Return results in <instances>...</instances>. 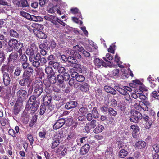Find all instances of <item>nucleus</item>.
Masks as SVG:
<instances>
[{
  "instance_id": "4",
  "label": "nucleus",
  "mask_w": 159,
  "mask_h": 159,
  "mask_svg": "<svg viewBox=\"0 0 159 159\" xmlns=\"http://www.w3.org/2000/svg\"><path fill=\"white\" fill-rule=\"evenodd\" d=\"M131 115L130 117V120L132 122L138 123L139 120L142 118L141 114L137 111H131Z\"/></svg>"
},
{
  "instance_id": "56",
  "label": "nucleus",
  "mask_w": 159,
  "mask_h": 159,
  "mask_svg": "<svg viewBox=\"0 0 159 159\" xmlns=\"http://www.w3.org/2000/svg\"><path fill=\"white\" fill-rule=\"evenodd\" d=\"M88 110L86 107H82L79 109V112L81 114H86Z\"/></svg>"
},
{
  "instance_id": "59",
  "label": "nucleus",
  "mask_w": 159,
  "mask_h": 159,
  "mask_svg": "<svg viewBox=\"0 0 159 159\" xmlns=\"http://www.w3.org/2000/svg\"><path fill=\"white\" fill-rule=\"evenodd\" d=\"M131 128L133 130L134 133H136L139 131V128L137 126L132 125L131 126Z\"/></svg>"
},
{
  "instance_id": "11",
  "label": "nucleus",
  "mask_w": 159,
  "mask_h": 159,
  "mask_svg": "<svg viewBox=\"0 0 159 159\" xmlns=\"http://www.w3.org/2000/svg\"><path fill=\"white\" fill-rule=\"evenodd\" d=\"M65 52L66 54H69V56H72L73 58H81V56L79 52H75L73 49L66 50Z\"/></svg>"
},
{
  "instance_id": "47",
  "label": "nucleus",
  "mask_w": 159,
  "mask_h": 159,
  "mask_svg": "<svg viewBox=\"0 0 159 159\" xmlns=\"http://www.w3.org/2000/svg\"><path fill=\"white\" fill-rule=\"evenodd\" d=\"M146 90V89L144 87L141 86L140 87V89H136L135 90V92L138 95L139 94H142L143 93V91Z\"/></svg>"
},
{
  "instance_id": "39",
  "label": "nucleus",
  "mask_w": 159,
  "mask_h": 159,
  "mask_svg": "<svg viewBox=\"0 0 159 159\" xmlns=\"http://www.w3.org/2000/svg\"><path fill=\"white\" fill-rule=\"evenodd\" d=\"M55 21L56 22V24H54L57 25L56 27H59V25L58 24V23H59V24L62 25L63 26H65L66 25V24L64 22L61 20L59 19L58 18L56 17H55Z\"/></svg>"
},
{
  "instance_id": "52",
  "label": "nucleus",
  "mask_w": 159,
  "mask_h": 159,
  "mask_svg": "<svg viewBox=\"0 0 159 159\" xmlns=\"http://www.w3.org/2000/svg\"><path fill=\"white\" fill-rule=\"evenodd\" d=\"M85 80L84 77L81 75H78L76 77V80L79 82H82L84 81Z\"/></svg>"
},
{
  "instance_id": "27",
  "label": "nucleus",
  "mask_w": 159,
  "mask_h": 159,
  "mask_svg": "<svg viewBox=\"0 0 159 159\" xmlns=\"http://www.w3.org/2000/svg\"><path fill=\"white\" fill-rule=\"evenodd\" d=\"M41 97H42V100L44 103L46 105V106L48 105L51 102V98L50 97H48L47 96L42 95Z\"/></svg>"
},
{
  "instance_id": "45",
  "label": "nucleus",
  "mask_w": 159,
  "mask_h": 159,
  "mask_svg": "<svg viewBox=\"0 0 159 159\" xmlns=\"http://www.w3.org/2000/svg\"><path fill=\"white\" fill-rule=\"evenodd\" d=\"M84 49V48L78 45L73 46V50H74L75 52H77V51H78L79 52H83Z\"/></svg>"
},
{
  "instance_id": "29",
  "label": "nucleus",
  "mask_w": 159,
  "mask_h": 159,
  "mask_svg": "<svg viewBox=\"0 0 159 159\" xmlns=\"http://www.w3.org/2000/svg\"><path fill=\"white\" fill-rule=\"evenodd\" d=\"M80 88L82 91L87 92L89 91V86L88 83L85 82L80 86Z\"/></svg>"
},
{
  "instance_id": "57",
  "label": "nucleus",
  "mask_w": 159,
  "mask_h": 159,
  "mask_svg": "<svg viewBox=\"0 0 159 159\" xmlns=\"http://www.w3.org/2000/svg\"><path fill=\"white\" fill-rule=\"evenodd\" d=\"M124 98L128 102L130 103L132 102V100L130 98V96L129 94L127 93H126L124 95Z\"/></svg>"
},
{
  "instance_id": "30",
  "label": "nucleus",
  "mask_w": 159,
  "mask_h": 159,
  "mask_svg": "<svg viewBox=\"0 0 159 159\" xmlns=\"http://www.w3.org/2000/svg\"><path fill=\"white\" fill-rule=\"evenodd\" d=\"M128 152L125 149H122L119 152V157L121 158H123L128 154Z\"/></svg>"
},
{
  "instance_id": "50",
  "label": "nucleus",
  "mask_w": 159,
  "mask_h": 159,
  "mask_svg": "<svg viewBox=\"0 0 159 159\" xmlns=\"http://www.w3.org/2000/svg\"><path fill=\"white\" fill-rule=\"evenodd\" d=\"M65 123L67 126H71L73 124V119L70 118L66 119V120L65 119Z\"/></svg>"
},
{
  "instance_id": "6",
  "label": "nucleus",
  "mask_w": 159,
  "mask_h": 159,
  "mask_svg": "<svg viewBox=\"0 0 159 159\" xmlns=\"http://www.w3.org/2000/svg\"><path fill=\"white\" fill-rule=\"evenodd\" d=\"M40 104V101L39 100H37L35 103L30 104L28 103L26 106V108L27 110H31V112L32 113H34L38 109L39 106Z\"/></svg>"
},
{
  "instance_id": "5",
  "label": "nucleus",
  "mask_w": 159,
  "mask_h": 159,
  "mask_svg": "<svg viewBox=\"0 0 159 159\" xmlns=\"http://www.w3.org/2000/svg\"><path fill=\"white\" fill-rule=\"evenodd\" d=\"M34 70L31 67H29L23 72L22 78L24 79L25 80L28 81L29 83L31 82V76Z\"/></svg>"
},
{
  "instance_id": "63",
  "label": "nucleus",
  "mask_w": 159,
  "mask_h": 159,
  "mask_svg": "<svg viewBox=\"0 0 159 159\" xmlns=\"http://www.w3.org/2000/svg\"><path fill=\"white\" fill-rule=\"evenodd\" d=\"M152 96L155 99L159 100V95L158 94L157 91H153L152 93Z\"/></svg>"
},
{
  "instance_id": "58",
  "label": "nucleus",
  "mask_w": 159,
  "mask_h": 159,
  "mask_svg": "<svg viewBox=\"0 0 159 159\" xmlns=\"http://www.w3.org/2000/svg\"><path fill=\"white\" fill-rule=\"evenodd\" d=\"M100 108L101 111L105 114H106L108 111L109 108L105 106H103L101 107Z\"/></svg>"
},
{
  "instance_id": "34",
  "label": "nucleus",
  "mask_w": 159,
  "mask_h": 159,
  "mask_svg": "<svg viewBox=\"0 0 159 159\" xmlns=\"http://www.w3.org/2000/svg\"><path fill=\"white\" fill-rule=\"evenodd\" d=\"M103 129V126L100 124H98L97 125L96 128L94 129L93 132L95 133H99L102 132Z\"/></svg>"
},
{
  "instance_id": "42",
  "label": "nucleus",
  "mask_w": 159,
  "mask_h": 159,
  "mask_svg": "<svg viewBox=\"0 0 159 159\" xmlns=\"http://www.w3.org/2000/svg\"><path fill=\"white\" fill-rule=\"evenodd\" d=\"M10 36L11 37H12L14 38H18L19 37V34L16 31L11 29L9 31Z\"/></svg>"
},
{
  "instance_id": "55",
  "label": "nucleus",
  "mask_w": 159,
  "mask_h": 159,
  "mask_svg": "<svg viewBox=\"0 0 159 159\" xmlns=\"http://www.w3.org/2000/svg\"><path fill=\"white\" fill-rule=\"evenodd\" d=\"M57 6H55L52 8H49L48 10V12L51 13H53L57 10Z\"/></svg>"
},
{
  "instance_id": "3",
  "label": "nucleus",
  "mask_w": 159,
  "mask_h": 159,
  "mask_svg": "<svg viewBox=\"0 0 159 159\" xmlns=\"http://www.w3.org/2000/svg\"><path fill=\"white\" fill-rule=\"evenodd\" d=\"M20 13L21 16L26 18L30 20L36 22H40L43 21V18L40 16L31 15L28 13L23 11H20Z\"/></svg>"
},
{
  "instance_id": "32",
  "label": "nucleus",
  "mask_w": 159,
  "mask_h": 159,
  "mask_svg": "<svg viewBox=\"0 0 159 159\" xmlns=\"http://www.w3.org/2000/svg\"><path fill=\"white\" fill-rule=\"evenodd\" d=\"M18 56V55L17 53L14 52L12 53L9 55L8 58L9 61L13 62L16 60Z\"/></svg>"
},
{
  "instance_id": "7",
  "label": "nucleus",
  "mask_w": 159,
  "mask_h": 159,
  "mask_svg": "<svg viewBox=\"0 0 159 159\" xmlns=\"http://www.w3.org/2000/svg\"><path fill=\"white\" fill-rule=\"evenodd\" d=\"M81 58H73L72 56H68V63L69 64L71 67L75 68L77 67L80 65L78 64L77 62L76 59H80Z\"/></svg>"
},
{
  "instance_id": "43",
  "label": "nucleus",
  "mask_w": 159,
  "mask_h": 159,
  "mask_svg": "<svg viewBox=\"0 0 159 159\" xmlns=\"http://www.w3.org/2000/svg\"><path fill=\"white\" fill-rule=\"evenodd\" d=\"M45 71L47 74L49 75L48 77L50 75L53 74V69L51 67H46L45 69Z\"/></svg>"
},
{
  "instance_id": "54",
  "label": "nucleus",
  "mask_w": 159,
  "mask_h": 159,
  "mask_svg": "<svg viewBox=\"0 0 159 159\" xmlns=\"http://www.w3.org/2000/svg\"><path fill=\"white\" fill-rule=\"evenodd\" d=\"M112 75L116 77H118L120 75V73L118 69H115L112 72Z\"/></svg>"
},
{
  "instance_id": "36",
  "label": "nucleus",
  "mask_w": 159,
  "mask_h": 159,
  "mask_svg": "<svg viewBox=\"0 0 159 159\" xmlns=\"http://www.w3.org/2000/svg\"><path fill=\"white\" fill-rule=\"evenodd\" d=\"M37 36L41 39H45L47 38V35L42 31L38 30L36 32Z\"/></svg>"
},
{
  "instance_id": "14",
  "label": "nucleus",
  "mask_w": 159,
  "mask_h": 159,
  "mask_svg": "<svg viewBox=\"0 0 159 159\" xmlns=\"http://www.w3.org/2000/svg\"><path fill=\"white\" fill-rule=\"evenodd\" d=\"M35 60H39L41 66H42L47 63V60L44 57H41L40 54L38 53L35 55Z\"/></svg>"
},
{
  "instance_id": "19",
  "label": "nucleus",
  "mask_w": 159,
  "mask_h": 159,
  "mask_svg": "<svg viewBox=\"0 0 159 159\" xmlns=\"http://www.w3.org/2000/svg\"><path fill=\"white\" fill-rule=\"evenodd\" d=\"M146 143L143 141H138L135 144V147L136 148L139 149H142L144 148L146 146Z\"/></svg>"
},
{
  "instance_id": "44",
  "label": "nucleus",
  "mask_w": 159,
  "mask_h": 159,
  "mask_svg": "<svg viewBox=\"0 0 159 159\" xmlns=\"http://www.w3.org/2000/svg\"><path fill=\"white\" fill-rule=\"evenodd\" d=\"M53 74L50 75L48 77V79L52 84H54L57 81L56 77Z\"/></svg>"
},
{
  "instance_id": "38",
  "label": "nucleus",
  "mask_w": 159,
  "mask_h": 159,
  "mask_svg": "<svg viewBox=\"0 0 159 159\" xmlns=\"http://www.w3.org/2000/svg\"><path fill=\"white\" fill-rule=\"evenodd\" d=\"M92 113L94 118H97L99 117V114L97 111L96 107L93 108L92 111Z\"/></svg>"
},
{
  "instance_id": "13",
  "label": "nucleus",
  "mask_w": 159,
  "mask_h": 159,
  "mask_svg": "<svg viewBox=\"0 0 159 159\" xmlns=\"http://www.w3.org/2000/svg\"><path fill=\"white\" fill-rule=\"evenodd\" d=\"M38 50L37 47L34 45H31L30 47L28 48L26 51V53L28 55L34 54Z\"/></svg>"
},
{
  "instance_id": "20",
  "label": "nucleus",
  "mask_w": 159,
  "mask_h": 159,
  "mask_svg": "<svg viewBox=\"0 0 159 159\" xmlns=\"http://www.w3.org/2000/svg\"><path fill=\"white\" fill-rule=\"evenodd\" d=\"M90 147L89 144H86L83 146L81 148L80 152L82 155L86 154L89 150Z\"/></svg>"
},
{
  "instance_id": "41",
  "label": "nucleus",
  "mask_w": 159,
  "mask_h": 159,
  "mask_svg": "<svg viewBox=\"0 0 159 159\" xmlns=\"http://www.w3.org/2000/svg\"><path fill=\"white\" fill-rule=\"evenodd\" d=\"M19 7H25L29 6V4L26 0H20V3L18 5Z\"/></svg>"
},
{
  "instance_id": "8",
  "label": "nucleus",
  "mask_w": 159,
  "mask_h": 159,
  "mask_svg": "<svg viewBox=\"0 0 159 159\" xmlns=\"http://www.w3.org/2000/svg\"><path fill=\"white\" fill-rule=\"evenodd\" d=\"M14 66L9 67L7 65L3 66L1 68V71L2 74V75H6V74H8L7 72L12 73L13 71Z\"/></svg>"
},
{
  "instance_id": "64",
  "label": "nucleus",
  "mask_w": 159,
  "mask_h": 159,
  "mask_svg": "<svg viewBox=\"0 0 159 159\" xmlns=\"http://www.w3.org/2000/svg\"><path fill=\"white\" fill-rule=\"evenodd\" d=\"M153 150L155 153H157L159 152V147L157 144H155L152 146Z\"/></svg>"
},
{
  "instance_id": "48",
  "label": "nucleus",
  "mask_w": 159,
  "mask_h": 159,
  "mask_svg": "<svg viewBox=\"0 0 159 159\" xmlns=\"http://www.w3.org/2000/svg\"><path fill=\"white\" fill-rule=\"evenodd\" d=\"M108 112L109 114L111 116H115L117 113V112L116 111L114 110L113 108L111 107L109 108Z\"/></svg>"
},
{
  "instance_id": "22",
  "label": "nucleus",
  "mask_w": 159,
  "mask_h": 159,
  "mask_svg": "<svg viewBox=\"0 0 159 159\" xmlns=\"http://www.w3.org/2000/svg\"><path fill=\"white\" fill-rule=\"evenodd\" d=\"M57 57L60 59L61 61L65 63L68 61V57H67L65 55H61V53L59 52L57 53Z\"/></svg>"
},
{
  "instance_id": "33",
  "label": "nucleus",
  "mask_w": 159,
  "mask_h": 159,
  "mask_svg": "<svg viewBox=\"0 0 159 159\" xmlns=\"http://www.w3.org/2000/svg\"><path fill=\"white\" fill-rule=\"evenodd\" d=\"M22 69L20 67H16L14 70V75L16 77H19L21 74Z\"/></svg>"
},
{
  "instance_id": "37",
  "label": "nucleus",
  "mask_w": 159,
  "mask_h": 159,
  "mask_svg": "<svg viewBox=\"0 0 159 159\" xmlns=\"http://www.w3.org/2000/svg\"><path fill=\"white\" fill-rule=\"evenodd\" d=\"M38 97L34 94L31 96L29 98L28 103L33 104L35 103L37 100H39L38 99L36 100V98Z\"/></svg>"
},
{
  "instance_id": "60",
  "label": "nucleus",
  "mask_w": 159,
  "mask_h": 159,
  "mask_svg": "<svg viewBox=\"0 0 159 159\" xmlns=\"http://www.w3.org/2000/svg\"><path fill=\"white\" fill-rule=\"evenodd\" d=\"M27 87H29V89L28 90V95H30L32 92L33 91V88L34 87L33 85H30L29 84L28 85Z\"/></svg>"
},
{
  "instance_id": "21",
  "label": "nucleus",
  "mask_w": 159,
  "mask_h": 159,
  "mask_svg": "<svg viewBox=\"0 0 159 159\" xmlns=\"http://www.w3.org/2000/svg\"><path fill=\"white\" fill-rule=\"evenodd\" d=\"M104 89L107 92L110 93L113 95H115L116 93V90L110 86H105L104 87Z\"/></svg>"
},
{
  "instance_id": "12",
  "label": "nucleus",
  "mask_w": 159,
  "mask_h": 159,
  "mask_svg": "<svg viewBox=\"0 0 159 159\" xmlns=\"http://www.w3.org/2000/svg\"><path fill=\"white\" fill-rule=\"evenodd\" d=\"M65 119L63 118H61L58 120L53 125V129H57L61 128L65 124Z\"/></svg>"
},
{
  "instance_id": "53",
  "label": "nucleus",
  "mask_w": 159,
  "mask_h": 159,
  "mask_svg": "<svg viewBox=\"0 0 159 159\" xmlns=\"http://www.w3.org/2000/svg\"><path fill=\"white\" fill-rule=\"evenodd\" d=\"M70 71L71 73L70 74L72 78H75L78 76V73L75 71V69L73 68H72L70 69Z\"/></svg>"
},
{
  "instance_id": "17",
  "label": "nucleus",
  "mask_w": 159,
  "mask_h": 159,
  "mask_svg": "<svg viewBox=\"0 0 159 159\" xmlns=\"http://www.w3.org/2000/svg\"><path fill=\"white\" fill-rule=\"evenodd\" d=\"M48 106L44 105H41L39 112L40 114L42 115L44 113H45L46 114H48L49 112L51 111V110L48 109Z\"/></svg>"
},
{
  "instance_id": "62",
  "label": "nucleus",
  "mask_w": 159,
  "mask_h": 159,
  "mask_svg": "<svg viewBox=\"0 0 159 159\" xmlns=\"http://www.w3.org/2000/svg\"><path fill=\"white\" fill-rule=\"evenodd\" d=\"M69 151L68 147H65L63 150L61 151V153L62 156H65L67 153Z\"/></svg>"
},
{
  "instance_id": "46",
  "label": "nucleus",
  "mask_w": 159,
  "mask_h": 159,
  "mask_svg": "<svg viewBox=\"0 0 159 159\" xmlns=\"http://www.w3.org/2000/svg\"><path fill=\"white\" fill-rule=\"evenodd\" d=\"M115 89L120 94L123 95L127 93V91L124 88H122L119 87H116Z\"/></svg>"
},
{
  "instance_id": "10",
  "label": "nucleus",
  "mask_w": 159,
  "mask_h": 159,
  "mask_svg": "<svg viewBox=\"0 0 159 159\" xmlns=\"http://www.w3.org/2000/svg\"><path fill=\"white\" fill-rule=\"evenodd\" d=\"M22 106V102L17 100L14 106L13 113L15 115H16L19 113L21 110Z\"/></svg>"
},
{
  "instance_id": "28",
  "label": "nucleus",
  "mask_w": 159,
  "mask_h": 159,
  "mask_svg": "<svg viewBox=\"0 0 159 159\" xmlns=\"http://www.w3.org/2000/svg\"><path fill=\"white\" fill-rule=\"evenodd\" d=\"M27 94V91L23 89H20L17 92V96L18 97L22 98H24Z\"/></svg>"
},
{
  "instance_id": "23",
  "label": "nucleus",
  "mask_w": 159,
  "mask_h": 159,
  "mask_svg": "<svg viewBox=\"0 0 159 159\" xmlns=\"http://www.w3.org/2000/svg\"><path fill=\"white\" fill-rule=\"evenodd\" d=\"M56 16L52 15H48L44 17V18L47 20L50 21L53 24H56L55 20Z\"/></svg>"
},
{
  "instance_id": "31",
  "label": "nucleus",
  "mask_w": 159,
  "mask_h": 159,
  "mask_svg": "<svg viewBox=\"0 0 159 159\" xmlns=\"http://www.w3.org/2000/svg\"><path fill=\"white\" fill-rule=\"evenodd\" d=\"M18 42V41L15 39H11L8 42V45L10 47H11L12 49Z\"/></svg>"
},
{
  "instance_id": "25",
  "label": "nucleus",
  "mask_w": 159,
  "mask_h": 159,
  "mask_svg": "<svg viewBox=\"0 0 159 159\" xmlns=\"http://www.w3.org/2000/svg\"><path fill=\"white\" fill-rule=\"evenodd\" d=\"M23 46V44L22 43L18 42L13 49L20 54L22 51L21 48Z\"/></svg>"
},
{
  "instance_id": "1",
  "label": "nucleus",
  "mask_w": 159,
  "mask_h": 159,
  "mask_svg": "<svg viewBox=\"0 0 159 159\" xmlns=\"http://www.w3.org/2000/svg\"><path fill=\"white\" fill-rule=\"evenodd\" d=\"M33 86L34 88L33 93L37 97H39L42 93L43 87L42 82L40 80H36Z\"/></svg>"
},
{
  "instance_id": "35",
  "label": "nucleus",
  "mask_w": 159,
  "mask_h": 159,
  "mask_svg": "<svg viewBox=\"0 0 159 159\" xmlns=\"http://www.w3.org/2000/svg\"><path fill=\"white\" fill-rule=\"evenodd\" d=\"M139 105L141 108L143 110L147 111L148 110V106L144 102L139 101Z\"/></svg>"
},
{
  "instance_id": "9",
  "label": "nucleus",
  "mask_w": 159,
  "mask_h": 159,
  "mask_svg": "<svg viewBox=\"0 0 159 159\" xmlns=\"http://www.w3.org/2000/svg\"><path fill=\"white\" fill-rule=\"evenodd\" d=\"M46 48L47 49H51L53 50L56 47L57 44L55 42L53 39L46 40L45 41Z\"/></svg>"
},
{
  "instance_id": "51",
  "label": "nucleus",
  "mask_w": 159,
  "mask_h": 159,
  "mask_svg": "<svg viewBox=\"0 0 159 159\" xmlns=\"http://www.w3.org/2000/svg\"><path fill=\"white\" fill-rule=\"evenodd\" d=\"M119 107L121 111H125L126 107V104L124 102L119 105Z\"/></svg>"
},
{
  "instance_id": "40",
  "label": "nucleus",
  "mask_w": 159,
  "mask_h": 159,
  "mask_svg": "<svg viewBox=\"0 0 159 159\" xmlns=\"http://www.w3.org/2000/svg\"><path fill=\"white\" fill-rule=\"evenodd\" d=\"M133 83H131L129 84V85L131 87L133 88H135L136 85H141L142 84V82L138 80H133L132 81Z\"/></svg>"
},
{
  "instance_id": "16",
  "label": "nucleus",
  "mask_w": 159,
  "mask_h": 159,
  "mask_svg": "<svg viewBox=\"0 0 159 159\" xmlns=\"http://www.w3.org/2000/svg\"><path fill=\"white\" fill-rule=\"evenodd\" d=\"M77 105V103L75 101H69L65 105V107L66 109L69 110L75 108Z\"/></svg>"
},
{
  "instance_id": "26",
  "label": "nucleus",
  "mask_w": 159,
  "mask_h": 159,
  "mask_svg": "<svg viewBox=\"0 0 159 159\" xmlns=\"http://www.w3.org/2000/svg\"><path fill=\"white\" fill-rule=\"evenodd\" d=\"M103 62L102 60L98 58H96L94 60L95 65L98 68H100L101 66H103Z\"/></svg>"
},
{
  "instance_id": "49",
  "label": "nucleus",
  "mask_w": 159,
  "mask_h": 159,
  "mask_svg": "<svg viewBox=\"0 0 159 159\" xmlns=\"http://www.w3.org/2000/svg\"><path fill=\"white\" fill-rule=\"evenodd\" d=\"M18 82L19 84L22 86H25L29 83L28 81L23 78L20 80L18 81Z\"/></svg>"
},
{
  "instance_id": "18",
  "label": "nucleus",
  "mask_w": 159,
  "mask_h": 159,
  "mask_svg": "<svg viewBox=\"0 0 159 159\" xmlns=\"http://www.w3.org/2000/svg\"><path fill=\"white\" fill-rule=\"evenodd\" d=\"M57 83L60 86L62 85L61 87H65V85L63 84L65 80L63 76L60 74L58 75L56 77Z\"/></svg>"
},
{
  "instance_id": "61",
  "label": "nucleus",
  "mask_w": 159,
  "mask_h": 159,
  "mask_svg": "<svg viewBox=\"0 0 159 159\" xmlns=\"http://www.w3.org/2000/svg\"><path fill=\"white\" fill-rule=\"evenodd\" d=\"M28 139L29 140L31 144H32L33 142V138L32 135L30 134H29L27 135Z\"/></svg>"
},
{
  "instance_id": "24",
  "label": "nucleus",
  "mask_w": 159,
  "mask_h": 159,
  "mask_svg": "<svg viewBox=\"0 0 159 159\" xmlns=\"http://www.w3.org/2000/svg\"><path fill=\"white\" fill-rule=\"evenodd\" d=\"M31 62L32 66L36 68L35 70L37 73H38L39 71V69L38 68L41 66L39 62V60H35Z\"/></svg>"
},
{
  "instance_id": "2",
  "label": "nucleus",
  "mask_w": 159,
  "mask_h": 159,
  "mask_svg": "<svg viewBox=\"0 0 159 159\" xmlns=\"http://www.w3.org/2000/svg\"><path fill=\"white\" fill-rule=\"evenodd\" d=\"M63 137V134L62 131H59L57 132L52 138V149L55 148L57 146L60 142V140Z\"/></svg>"
},
{
  "instance_id": "15",
  "label": "nucleus",
  "mask_w": 159,
  "mask_h": 159,
  "mask_svg": "<svg viewBox=\"0 0 159 159\" xmlns=\"http://www.w3.org/2000/svg\"><path fill=\"white\" fill-rule=\"evenodd\" d=\"M3 83L5 86H8L10 84L11 79L9 74H6V75H2Z\"/></svg>"
}]
</instances>
